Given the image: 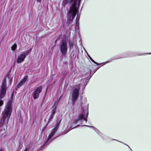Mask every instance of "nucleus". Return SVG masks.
I'll return each mask as SVG.
<instances>
[{
	"instance_id": "20",
	"label": "nucleus",
	"mask_w": 151,
	"mask_h": 151,
	"mask_svg": "<svg viewBox=\"0 0 151 151\" xmlns=\"http://www.w3.org/2000/svg\"><path fill=\"white\" fill-rule=\"evenodd\" d=\"M61 97H62V96H60V99L61 98Z\"/></svg>"
},
{
	"instance_id": "11",
	"label": "nucleus",
	"mask_w": 151,
	"mask_h": 151,
	"mask_svg": "<svg viewBox=\"0 0 151 151\" xmlns=\"http://www.w3.org/2000/svg\"><path fill=\"white\" fill-rule=\"evenodd\" d=\"M79 17L77 15L76 19V25L75 28H79Z\"/></svg>"
},
{
	"instance_id": "6",
	"label": "nucleus",
	"mask_w": 151,
	"mask_h": 151,
	"mask_svg": "<svg viewBox=\"0 0 151 151\" xmlns=\"http://www.w3.org/2000/svg\"><path fill=\"white\" fill-rule=\"evenodd\" d=\"M60 50L62 54L65 55L67 51V42L65 40H63L61 41L60 44Z\"/></svg>"
},
{
	"instance_id": "15",
	"label": "nucleus",
	"mask_w": 151,
	"mask_h": 151,
	"mask_svg": "<svg viewBox=\"0 0 151 151\" xmlns=\"http://www.w3.org/2000/svg\"><path fill=\"white\" fill-rule=\"evenodd\" d=\"M30 145H28L27 146L24 151H28L29 150V147Z\"/></svg>"
},
{
	"instance_id": "19",
	"label": "nucleus",
	"mask_w": 151,
	"mask_h": 151,
	"mask_svg": "<svg viewBox=\"0 0 151 151\" xmlns=\"http://www.w3.org/2000/svg\"><path fill=\"white\" fill-rule=\"evenodd\" d=\"M0 151H3V150L1 149H0Z\"/></svg>"
},
{
	"instance_id": "3",
	"label": "nucleus",
	"mask_w": 151,
	"mask_h": 151,
	"mask_svg": "<svg viewBox=\"0 0 151 151\" xmlns=\"http://www.w3.org/2000/svg\"><path fill=\"white\" fill-rule=\"evenodd\" d=\"M81 109L82 110L81 113L78 115L77 119L74 120L72 124L73 125H70L68 129L65 131V132L64 133V134H65L69 131L71 129H70V128H72V129L77 127V126L73 127V126L79 122L81 121L83 119L86 122H87V118L88 114V107L86 104L85 106H83V105H82Z\"/></svg>"
},
{
	"instance_id": "12",
	"label": "nucleus",
	"mask_w": 151,
	"mask_h": 151,
	"mask_svg": "<svg viewBox=\"0 0 151 151\" xmlns=\"http://www.w3.org/2000/svg\"><path fill=\"white\" fill-rule=\"evenodd\" d=\"M17 47V45L16 44H14L11 47V49L13 51H15Z\"/></svg>"
},
{
	"instance_id": "2",
	"label": "nucleus",
	"mask_w": 151,
	"mask_h": 151,
	"mask_svg": "<svg viewBox=\"0 0 151 151\" xmlns=\"http://www.w3.org/2000/svg\"><path fill=\"white\" fill-rule=\"evenodd\" d=\"M81 0H63V5L64 6L68 3H72L68 15L67 22L73 21L78 11V8L79 6Z\"/></svg>"
},
{
	"instance_id": "16",
	"label": "nucleus",
	"mask_w": 151,
	"mask_h": 151,
	"mask_svg": "<svg viewBox=\"0 0 151 151\" xmlns=\"http://www.w3.org/2000/svg\"><path fill=\"white\" fill-rule=\"evenodd\" d=\"M85 126H87V127H93V129L95 130L96 131V129H96V128L95 127H93V126H88V125H84Z\"/></svg>"
},
{
	"instance_id": "13",
	"label": "nucleus",
	"mask_w": 151,
	"mask_h": 151,
	"mask_svg": "<svg viewBox=\"0 0 151 151\" xmlns=\"http://www.w3.org/2000/svg\"><path fill=\"white\" fill-rule=\"evenodd\" d=\"M87 55L88 57L89 58V59L91 60L92 62H93V63H94L96 64H98V63H96V62H95L92 58L90 57V56L89 55V54H88V53L87 52Z\"/></svg>"
},
{
	"instance_id": "4",
	"label": "nucleus",
	"mask_w": 151,
	"mask_h": 151,
	"mask_svg": "<svg viewBox=\"0 0 151 151\" xmlns=\"http://www.w3.org/2000/svg\"><path fill=\"white\" fill-rule=\"evenodd\" d=\"M60 122V121L59 122H57L56 123L55 125V127L52 130L51 132L49 134L47 140L45 144L43 145V146H45L47 144H48L51 142V141H48L51 137L54 135L56 131L58 130Z\"/></svg>"
},
{
	"instance_id": "14",
	"label": "nucleus",
	"mask_w": 151,
	"mask_h": 151,
	"mask_svg": "<svg viewBox=\"0 0 151 151\" xmlns=\"http://www.w3.org/2000/svg\"><path fill=\"white\" fill-rule=\"evenodd\" d=\"M69 45L70 48H71L73 46V43L72 42H71L70 41H69Z\"/></svg>"
},
{
	"instance_id": "9",
	"label": "nucleus",
	"mask_w": 151,
	"mask_h": 151,
	"mask_svg": "<svg viewBox=\"0 0 151 151\" xmlns=\"http://www.w3.org/2000/svg\"><path fill=\"white\" fill-rule=\"evenodd\" d=\"M59 101V100H58L57 102H55L54 104V106L52 107V109L51 111V114L48 119V123H49L51 121V119L53 118L55 114V113L56 111V107Z\"/></svg>"
},
{
	"instance_id": "1",
	"label": "nucleus",
	"mask_w": 151,
	"mask_h": 151,
	"mask_svg": "<svg viewBox=\"0 0 151 151\" xmlns=\"http://www.w3.org/2000/svg\"><path fill=\"white\" fill-rule=\"evenodd\" d=\"M12 100H9L8 101L6 107L2 113L3 119L2 122L1 120L0 122V132L1 134L5 132V128L6 127L12 112Z\"/></svg>"
},
{
	"instance_id": "17",
	"label": "nucleus",
	"mask_w": 151,
	"mask_h": 151,
	"mask_svg": "<svg viewBox=\"0 0 151 151\" xmlns=\"http://www.w3.org/2000/svg\"><path fill=\"white\" fill-rule=\"evenodd\" d=\"M112 60H111V61H107V62H105L104 63V64H105L106 63H109V62H111V61H112Z\"/></svg>"
},
{
	"instance_id": "8",
	"label": "nucleus",
	"mask_w": 151,
	"mask_h": 151,
	"mask_svg": "<svg viewBox=\"0 0 151 151\" xmlns=\"http://www.w3.org/2000/svg\"><path fill=\"white\" fill-rule=\"evenodd\" d=\"M28 52L29 51L27 50L26 51V53L23 52L21 53L17 59V63H19L23 62L26 57V53Z\"/></svg>"
},
{
	"instance_id": "21",
	"label": "nucleus",
	"mask_w": 151,
	"mask_h": 151,
	"mask_svg": "<svg viewBox=\"0 0 151 151\" xmlns=\"http://www.w3.org/2000/svg\"><path fill=\"white\" fill-rule=\"evenodd\" d=\"M147 54H151V53H147Z\"/></svg>"
},
{
	"instance_id": "10",
	"label": "nucleus",
	"mask_w": 151,
	"mask_h": 151,
	"mask_svg": "<svg viewBox=\"0 0 151 151\" xmlns=\"http://www.w3.org/2000/svg\"><path fill=\"white\" fill-rule=\"evenodd\" d=\"M28 78V76L27 75L25 76L24 78L20 81V82L18 84L17 86L18 88H19L20 87L22 86L25 83Z\"/></svg>"
},
{
	"instance_id": "18",
	"label": "nucleus",
	"mask_w": 151,
	"mask_h": 151,
	"mask_svg": "<svg viewBox=\"0 0 151 151\" xmlns=\"http://www.w3.org/2000/svg\"><path fill=\"white\" fill-rule=\"evenodd\" d=\"M41 0H37V1L38 2H41Z\"/></svg>"
},
{
	"instance_id": "5",
	"label": "nucleus",
	"mask_w": 151,
	"mask_h": 151,
	"mask_svg": "<svg viewBox=\"0 0 151 151\" xmlns=\"http://www.w3.org/2000/svg\"><path fill=\"white\" fill-rule=\"evenodd\" d=\"M80 89V85H78L77 88H74L72 93V104L74 105L79 96V92Z\"/></svg>"
},
{
	"instance_id": "7",
	"label": "nucleus",
	"mask_w": 151,
	"mask_h": 151,
	"mask_svg": "<svg viewBox=\"0 0 151 151\" xmlns=\"http://www.w3.org/2000/svg\"><path fill=\"white\" fill-rule=\"evenodd\" d=\"M42 86H40L37 88L36 90L33 92L32 96L34 99H37L38 98L40 94L42 91Z\"/></svg>"
}]
</instances>
